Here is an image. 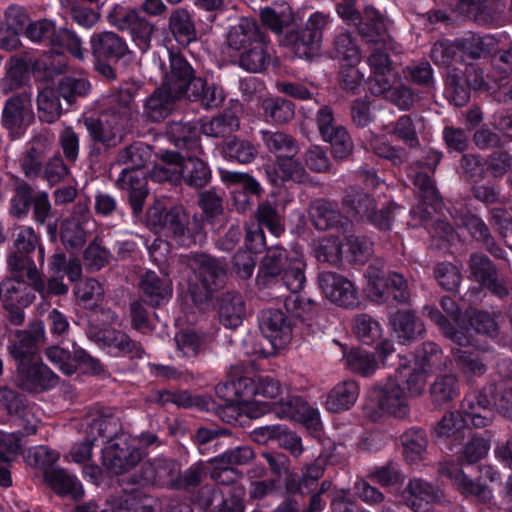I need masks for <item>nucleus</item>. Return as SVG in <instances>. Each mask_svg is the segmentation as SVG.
<instances>
[{"instance_id":"1","label":"nucleus","mask_w":512,"mask_h":512,"mask_svg":"<svg viewBox=\"0 0 512 512\" xmlns=\"http://www.w3.org/2000/svg\"><path fill=\"white\" fill-rule=\"evenodd\" d=\"M499 373L504 377L496 386L489 385L480 392H472L462 401V414L450 412L443 416L434 429L438 438L452 439L457 442L468 431L467 422L474 427L483 428L492 421V406L504 417L512 418V361L504 360L499 364Z\"/></svg>"},{"instance_id":"2","label":"nucleus","mask_w":512,"mask_h":512,"mask_svg":"<svg viewBox=\"0 0 512 512\" xmlns=\"http://www.w3.org/2000/svg\"><path fill=\"white\" fill-rule=\"evenodd\" d=\"M134 111L128 90L113 92L100 100V119L86 118L84 125L92 140L107 148L117 146Z\"/></svg>"},{"instance_id":"3","label":"nucleus","mask_w":512,"mask_h":512,"mask_svg":"<svg viewBox=\"0 0 512 512\" xmlns=\"http://www.w3.org/2000/svg\"><path fill=\"white\" fill-rule=\"evenodd\" d=\"M8 266L12 278L3 281L0 285V296L4 308L27 307L34 299L30 285L34 290L43 292L45 284L30 257L11 255Z\"/></svg>"},{"instance_id":"4","label":"nucleus","mask_w":512,"mask_h":512,"mask_svg":"<svg viewBox=\"0 0 512 512\" xmlns=\"http://www.w3.org/2000/svg\"><path fill=\"white\" fill-rule=\"evenodd\" d=\"M151 149L138 142L120 151L117 161L126 165L118 178L120 187L128 192L129 202L134 214L141 212L148 194L146 173L142 168L150 161Z\"/></svg>"},{"instance_id":"5","label":"nucleus","mask_w":512,"mask_h":512,"mask_svg":"<svg viewBox=\"0 0 512 512\" xmlns=\"http://www.w3.org/2000/svg\"><path fill=\"white\" fill-rule=\"evenodd\" d=\"M343 206L350 216L367 219L383 230L390 229L395 217L403 211V208L396 203H390L385 209L376 211L374 200L356 187L350 188L346 193L343 198Z\"/></svg>"},{"instance_id":"6","label":"nucleus","mask_w":512,"mask_h":512,"mask_svg":"<svg viewBox=\"0 0 512 512\" xmlns=\"http://www.w3.org/2000/svg\"><path fill=\"white\" fill-rule=\"evenodd\" d=\"M216 392L229 406H235L250 418H258L267 411V406L256 400L258 390L252 378L240 377L227 384L218 385Z\"/></svg>"},{"instance_id":"7","label":"nucleus","mask_w":512,"mask_h":512,"mask_svg":"<svg viewBox=\"0 0 512 512\" xmlns=\"http://www.w3.org/2000/svg\"><path fill=\"white\" fill-rule=\"evenodd\" d=\"M337 13L345 22L357 25L359 32L367 41L376 45L386 42L388 21L374 8L367 7L361 18L355 8V0H341L337 5Z\"/></svg>"},{"instance_id":"8","label":"nucleus","mask_w":512,"mask_h":512,"mask_svg":"<svg viewBox=\"0 0 512 512\" xmlns=\"http://www.w3.org/2000/svg\"><path fill=\"white\" fill-rule=\"evenodd\" d=\"M441 307L447 317L442 315L437 309L430 307L425 309L427 317L431 319V321L438 326L442 334L454 344L459 346L472 344L470 330L465 326V315L461 316L458 313V307L454 300L449 297H443L441 299Z\"/></svg>"},{"instance_id":"9","label":"nucleus","mask_w":512,"mask_h":512,"mask_svg":"<svg viewBox=\"0 0 512 512\" xmlns=\"http://www.w3.org/2000/svg\"><path fill=\"white\" fill-rule=\"evenodd\" d=\"M366 277L368 282L365 290L372 301L384 303L389 300L390 296L398 303H405L409 300L408 284L402 275L396 272L385 275L375 268L369 267Z\"/></svg>"},{"instance_id":"10","label":"nucleus","mask_w":512,"mask_h":512,"mask_svg":"<svg viewBox=\"0 0 512 512\" xmlns=\"http://www.w3.org/2000/svg\"><path fill=\"white\" fill-rule=\"evenodd\" d=\"M189 266L201 282L189 285V291L195 302L208 299L212 291L219 286L226 274L223 264L206 254L194 255L189 259Z\"/></svg>"},{"instance_id":"11","label":"nucleus","mask_w":512,"mask_h":512,"mask_svg":"<svg viewBox=\"0 0 512 512\" xmlns=\"http://www.w3.org/2000/svg\"><path fill=\"white\" fill-rule=\"evenodd\" d=\"M132 436L121 433L112 438L102 451L103 465L114 474H123L142 459L143 452Z\"/></svg>"},{"instance_id":"12","label":"nucleus","mask_w":512,"mask_h":512,"mask_svg":"<svg viewBox=\"0 0 512 512\" xmlns=\"http://www.w3.org/2000/svg\"><path fill=\"white\" fill-rule=\"evenodd\" d=\"M33 120L32 100L28 93L13 95L5 101L1 113V124L12 139L20 138Z\"/></svg>"},{"instance_id":"13","label":"nucleus","mask_w":512,"mask_h":512,"mask_svg":"<svg viewBox=\"0 0 512 512\" xmlns=\"http://www.w3.org/2000/svg\"><path fill=\"white\" fill-rule=\"evenodd\" d=\"M373 396L379 408L385 413L404 417L409 412L410 397L397 377H389L378 383L373 390Z\"/></svg>"},{"instance_id":"14","label":"nucleus","mask_w":512,"mask_h":512,"mask_svg":"<svg viewBox=\"0 0 512 512\" xmlns=\"http://www.w3.org/2000/svg\"><path fill=\"white\" fill-rule=\"evenodd\" d=\"M318 284L326 298L339 306L353 308L359 303L358 292L354 284L336 272H320Z\"/></svg>"},{"instance_id":"15","label":"nucleus","mask_w":512,"mask_h":512,"mask_svg":"<svg viewBox=\"0 0 512 512\" xmlns=\"http://www.w3.org/2000/svg\"><path fill=\"white\" fill-rule=\"evenodd\" d=\"M259 327L273 350L284 348L292 340V325L281 310L263 311Z\"/></svg>"},{"instance_id":"16","label":"nucleus","mask_w":512,"mask_h":512,"mask_svg":"<svg viewBox=\"0 0 512 512\" xmlns=\"http://www.w3.org/2000/svg\"><path fill=\"white\" fill-rule=\"evenodd\" d=\"M265 244V236L260 226L251 224L246 229L245 247L247 250L238 251L233 258L235 272L240 278H249L256 265V254Z\"/></svg>"},{"instance_id":"17","label":"nucleus","mask_w":512,"mask_h":512,"mask_svg":"<svg viewBox=\"0 0 512 512\" xmlns=\"http://www.w3.org/2000/svg\"><path fill=\"white\" fill-rule=\"evenodd\" d=\"M328 24V16L321 12L312 13L305 28L293 43V51L299 58L310 57L320 47L323 30Z\"/></svg>"},{"instance_id":"18","label":"nucleus","mask_w":512,"mask_h":512,"mask_svg":"<svg viewBox=\"0 0 512 512\" xmlns=\"http://www.w3.org/2000/svg\"><path fill=\"white\" fill-rule=\"evenodd\" d=\"M19 385L28 391L47 390L57 385V375L40 358L17 368Z\"/></svg>"},{"instance_id":"19","label":"nucleus","mask_w":512,"mask_h":512,"mask_svg":"<svg viewBox=\"0 0 512 512\" xmlns=\"http://www.w3.org/2000/svg\"><path fill=\"white\" fill-rule=\"evenodd\" d=\"M274 412L279 418L299 422L315 430L321 425L319 411L298 396H289L280 401L275 405Z\"/></svg>"},{"instance_id":"20","label":"nucleus","mask_w":512,"mask_h":512,"mask_svg":"<svg viewBox=\"0 0 512 512\" xmlns=\"http://www.w3.org/2000/svg\"><path fill=\"white\" fill-rule=\"evenodd\" d=\"M440 472L452 480L457 489L465 497H474L483 504H492L493 491L490 487L468 478L464 472L454 463H444Z\"/></svg>"},{"instance_id":"21","label":"nucleus","mask_w":512,"mask_h":512,"mask_svg":"<svg viewBox=\"0 0 512 512\" xmlns=\"http://www.w3.org/2000/svg\"><path fill=\"white\" fill-rule=\"evenodd\" d=\"M405 504L414 512H432L434 503L442 499V492L421 479L410 480L402 493Z\"/></svg>"},{"instance_id":"22","label":"nucleus","mask_w":512,"mask_h":512,"mask_svg":"<svg viewBox=\"0 0 512 512\" xmlns=\"http://www.w3.org/2000/svg\"><path fill=\"white\" fill-rule=\"evenodd\" d=\"M45 330L42 324H37L31 331L18 330L15 333L14 340L8 346V351L11 357L16 362V369L21 367L22 364L26 365L33 360L38 359L36 343L39 339L43 338Z\"/></svg>"},{"instance_id":"23","label":"nucleus","mask_w":512,"mask_h":512,"mask_svg":"<svg viewBox=\"0 0 512 512\" xmlns=\"http://www.w3.org/2000/svg\"><path fill=\"white\" fill-rule=\"evenodd\" d=\"M170 72L164 73L163 86L168 88L174 95L184 96L191 89L193 69L186 59L177 53L169 52Z\"/></svg>"},{"instance_id":"24","label":"nucleus","mask_w":512,"mask_h":512,"mask_svg":"<svg viewBox=\"0 0 512 512\" xmlns=\"http://www.w3.org/2000/svg\"><path fill=\"white\" fill-rule=\"evenodd\" d=\"M305 269L306 262L304 258L297 253H293L288 265L282 271L283 284L293 295H296L304 288L306 283ZM297 302H300L298 296L287 298L285 300V307L288 311H292L297 316H300L301 314L296 307Z\"/></svg>"},{"instance_id":"25","label":"nucleus","mask_w":512,"mask_h":512,"mask_svg":"<svg viewBox=\"0 0 512 512\" xmlns=\"http://www.w3.org/2000/svg\"><path fill=\"white\" fill-rule=\"evenodd\" d=\"M368 64L372 75L369 78V90L374 95H383L389 97L392 89V74L390 60L386 53L381 52L379 48L368 57Z\"/></svg>"},{"instance_id":"26","label":"nucleus","mask_w":512,"mask_h":512,"mask_svg":"<svg viewBox=\"0 0 512 512\" xmlns=\"http://www.w3.org/2000/svg\"><path fill=\"white\" fill-rule=\"evenodd\" d=\"M190 153L187 156L178 154L179 181L184 180L189 186L201 188L208 183L210 170L206 163L199 158L202 149L200 151H190Z\"/></svg>"},{"instance_id":"27","label":"nucleus","mask_w":512,"mask_h":512,"mask_svg":"<svg viewBox=\"0 0 512 512\" xmlns=\"http://www.w3.org/2000/svg\"><path fill=\"white\" fill-rule=\"evenodd\" d=\"M295 155L296 154H288L287 156L276 159V167L280 174L271 166L264 167L268 181L272 185L280 186L285 181L304 183L308 180V174L302 164L295 159Z\"/></svg>"},{"instance_id":"28","label":"nucleus","mask_w":512,"mask_h":512,"mask_svg":"<svg viewBox=\"0 0 512 512\" xmlns=\"http://www.w3.org/2000/svg\"><path fill=\"white\" fill-rule=\"evenodd\" d=\"M178 474L179 467L174 460L157 458L143 464L140 481L151 485H173Z\"/></svg>"},{"instance_id":"29","label":"nucleus","mask_w":512,"mask_h":512,"mask_svg":"<svg viewBox=\"0 0 512 512\" xmlns=\"http://www.w3.org/2000/svg\"><path fill=\"white\" fill-rule=\"evenodd\" d=\"M97 340L108 349V353L112 356L142 357L143 349L141 345L122 331L100 330L97 334Z\"/></svg>"},{"instance_id":"30","label":"nucleus","mask_w":512,"mask_h":512,"mask_svg":"<svg viewBox=\"0 0 512 512\" xmlns=\"http://www.w3.org/2000/svg\"><path fill=\"white\" fill-rule=\"evenodd\" d=\"M414 185L418 189L422 205L414 208L412 213L425 221L432 217V212H438L442 206L433 180L425 173H417L414 177Z\"/></svg>"},{"instance_id":"31","label":"nucleus","mask_w":512,"mask_h":512,"mask_svg":"<svg viewBox=\"0 0 512 512\" xmlns=\"http://www.w3.org/2000/svg\"><path fill=\"white\" fill-rule=\"evenodd\" d=\"M45 482L60 496H70L78 500L83 497L84 490L76 476L62 468H47L44 470Z\"/></svg>"},{"instance_id":"32","label":"nucleus","mask_w":512,"mask_h":512,"mask_svg":"<svg viewBox=\"0 0 512 512\" xmlns=\"http://www.w3.org/2000/svg\"><path fill=\"white\" fill-rule=\"evenodd\" d=\"M141 290L151 305H162L172 296V281L165 274L163 277L157 275L154 271H147L140 282Z\"/></svg>"},{"instance_id":"33","label":"nucleus","mask_w":512,"mask_h":512,"mask_svg":"<svg viewBox=\"0 0 512 512\" xmlns=\"http://www.w3.org/2000/svg\"><path fill=\"white\" fill-rule=\"evenodd\" d=\"M359 386L353 380H346L337 383L327 394L325 408L334 413L350 409L359 396Z\"/></svg>"},{"instance_id":"34","label":"nucleus","mask_w":512,"mask_h":512,"mask_svg":"<svg viewBox=\"0 0 512 512\" xmlns=\"http://www.w3.org/2000/svg\"><path fill=\"white\" fill-rule=\"evenodd\" d=\"M432 371L428 368L414 363L410 366L406 363H401L396 371L395 377L400 379L403 386L410 398L418 397L423 394L426 388L427 379Z\"/></svg>"},{"instance_id":"35","label":"nucleus","mask_w":512,"mask_h":512,"mask_svg":"<svg viewBox=\"0 0 512 512\" xmlns=\"http://www.w3.org/2000/svg\"><path fill=\"white\" fill-rule=\"evenodd\" d=\"M265 38L266 37L259 31L255 20L241 18L236 25H233L229 29L227 42L231 48L241 50Z\"/></svg>"},{"instance_id":"36","label":"nucleus","mask_w":512,"mask_h":512,"mask_svg":"<svg viewBox=\"0 0 512 512\" xmlns=\"http://www.w3.org/2000/svg\"><path fill=\"white\" fill-rule=\"evenodd\" d=\"M391 325L401 344L415 340L425 331L423 323L408 310L397 311L391 319Z\"/></svg>"},{"instance_id":"37","label":"nucleus","mask_w":512,"mask_h":512,"mask_svg":"<svg viewBox=\"0 0 512 512\" xmlns=\"http://www.w3.org/2000/svg\"><path fill=\"white\" fill-rule=\"evenodd\" d=\"M342 349L345 367L352 373L368 377L375 373L378 369V364L375 360L374 354L360 349L352 348L347 350V347L335 341Z\"/></svg>"},{"instance_id":"38","label":"nucleus","mask_w":512,"mask_h":512,"mask_svg":"<svg viewBox=\"0 0 512 512\" xmlns=\"http://www.w3.org/2000/svg\"><path fill=\"white\" fill-rule=\"evenodd\" d=\"M90 43L93 53L98 57L121 58L128 52L126 42L114 32L95 33Z\"/></svg>"},{"instance_id":"39","label":"nucleus","mask_w":512,"mask_h":512,"mask_svg":"<svg viewBox=\"0 0 512 512\" xmlns=\"http://www.w3.org/2000/svg\"><path fill=\"white\" fill-rule=\"evenodd\" d=\"M181 97V95H174V93L162 85L147 98L144 105V114L151 121L163 120L172 110L174 101Z\"/></svg>"},{"instance_id":"40","label":"nucleus","mask_w":512,"mask_h":512,"mask_svg":"<svg viewBox=\"0 0 512 512\" xmlns=\"http://www.w3.org/2000/svg\"><path fill=\"white\" fill-rule=\"evenodd\" d=\"M309 217L313 225L319 230L333 228L343 222V216L338 211L337 206L324 199L315 200L310 204Z\"/></svg>"},{"instance_id":"41","label":"nucleus","mask_w":512,"mask_h":512,"mask_svg":"<svg viewBox=\"0 0 512 512\" xmlns=\"http://www.w3.org/2000/svg\"><path fill=\"white\" fill-rule=\"evenodd\" d=\"M245 315V303L241 295L237 293L223 295L219 306V318L225 327L229 329L239 327Z\"/></svg>"},{"instance_id":"42","label":"nucleus","mask_w":512,"mask_h":512,"mask_svg":"<svg viewBox=\"0 0 512 512\" xmlns=\"http://www.w3.org/2000/svg\"><path fill=\"white\" fill-rule=\"evenodd\" d=\"M452 354L456 366L466 377L481 376L487 370L488 358L484 351L454 349Z\"/></svg>"},{"instance_id":"43","label":"nucleus","mask_w":512,"mask_h":512,"mask_svg":"<svg viewBox=\"0 0 512 512\" xmlns=\"http://www.w3.org/2000/svg\"><path fill=\"white\" fill-rule=\"evenodd\" d=\"M107 429V420L102 417H94L89 423L87 438L83 442L73 445L70 450V456L76 463H83L90 459L92 447L98 437L104 436Z\"/></svg>"},{"instance_id":"44","label":"nucleus","mask_w":512,"mask_h":512,"mask_svg":"<svg viewBox=\"0 0 512 512\" xmlns=\"http://www.w3.org/2000/svg\"><path fill=\"white\" fill-rule=\"evenodd\" d=\"M187 96L200 101L205 108H215L224 101L225 92L220 85L208 84L204 79L196 78L191 83Z\"/></svg>"},{"instance_id":"45","label":"nucleus","mask_w":512,"mask_h":512,"mask_svg":"<svg viewBox=\"0 0 512 512\" xmlns=\"http://www.w3.org/2000/svg\"><path fill=\"white\" fill-rule=\"evenodd\" d=\"M405 460L409 464H419L425 460L428 440L424 431L411 429L402 436Z\"/></svg>"},{"instance_id":"46","label":"nucleus","mask_w":512,"mask_h":512,"mask_svg":"<svg viewBox=\"0 0 512 512\" xmlns=\"http://www.w3.org/2000/svg\"><path fill=\"white\" fill-rule=\"evenodd\" d=\"M88 213L82 214L81 218H69L61 225V240L66 247L71 249L81 248L86 242L88 224Z\"/></svg>"},{"instance_id":"47","label":"nucleus","mask_w":512,"mask_h":512,"mask_svg":"<svg viewBox=\"0 0 512 512\" xmlns=\"http://www.w3.org/2000/svg\"><path fill=\"white\" fill-rule=\"evenodd\" d=\"M293 254L288 253L279 246H272L266 252L260 266V277L266 279H274L282 274L285 266L288 265Z\"/></svg>"},{"instance_id":"48","label":"nucleus","mask_w":512,"mask_h":512,"mask_svg":"<svg viewBox=\"0 0 512 512\" xmlns=\"http://www.w3.org/2000/svg\"><path fill=\"white\" fill-rule=\"evenodd\" d=\"M178 351L188 359L196 358L207 348L208 338L202 332L181 330L174 337Z\"/></svg>"},{"instance_id":"49","label":"nucleus","mask_w":512,"mask_h":512,"mask_svg":"<svg viewBox=\"0 0 512 512\" xmlns=\"http://www.w3.org/2000/svg\"><path fill=\"white\" fill-rule=\"evenodd\" d=\"M167 134L179 149L188 152L201 150L197 131L189 123L171 122L167 126Z\"/></svg>"},{"instance_id":"50","label":"nucleus","mask_w":512,"mask_h":512,"mask_svg":"<svg viewBox=\"0 0 512 512\" xmlns=\"http://www.w3.org/2000/svg\"><path fill=\"white\" fill-rule=\"evenodd\" d=\"M169 28L180 44H189L196 39V30L189 12L178 8L169 17Z\"/></svg>"},{"instance_id":"51","label":"nucleus","mask_w":512,"mask_h":512,"mask_svg":"<svg viewBox=\"0 0 512 512\" xmlns=\"http://www.w3.org/2000/svg\"><path fill=\"white\" fill-rule=\"evenodd\" d=\"M1 88L5 93L21 87L28 78L29 65L24 57L14 56L6 63Z\"/></svg>"},{"instance_id":"52","label":"nucleus","mask_w":512,"mask_h":512,"mask_svg":"<svg viewBox=\"0 0 512 512\" xmlns=\"http://www.w3.org/2000/svg\"><path fill=\"white\" fill-rule=\"evenodd\" d=\"M270 55L266 38L253 44L239 58V66L246 71L257 73L263 71L269 64Z\"/></svg>"},{"instance_id":"53","label":"nucleus","mask_w":512,"mask_h":512,"mask_svg":"<svg viewBox=\"0 0 512 512\" xmlns=\"http://www.w3.org/2000/svg\"><path fill=\"white\" fill-rule=\"evenodd\" d=\"M420 125L423 126L422 117L403 115L393 124L389 134L395 136L409 147L415 148L419 146L417 132Z\"/></svg>"},{"instance_id":"54","label":"nucleus","mask_w":512,"mask_h":512,"mask_svg":"<svg viewBox=\"0 0 512 512\" xmlns=\"http://www.w3.org/2000/svg\"><path fill=\"white\" fill-rule=\"evenodd\" d=\"M260 133L266 148L276 156V159L298 153V145L290 135L280 131L267 130H262Z\"/></svg>"},{"instance_id":"55","label":"nucleus","mask_w":512,"mask_h":512,"mask_svg":"<svg viewBox=\"0 0 512 512\" xmlns=\"http://www.w3.org/2000/svg\"><path fill=\"white\" fill-rule=\"evenodd\" d=\"M39 118L43 122L52 123L57 120L62 112L58 92L52 87H45L37 96Z\"/></svg>"},{"instance_id":"56","label":"nucleus","mask_w":512,"mask_h":512,"mask_svg":"<svg viewBox=\"0 0 512 512\" xmlns=\"http://www.w3.org/2000/svg\"><path fill=\"white\" fill-rule=\"evenodd\" d=\"M333 56L343 67L356 66L361 60L360 50L348 33H340L335 38Z\"/></svg>"},{"instance_id":"57","label":"nucleus","mask_w":512,"mask_h":512,"mask_svg":"<svg viewBox=\"0 0 512 512\" xmlns=\"http://www.w3.org/2000/svg\"><path fill=\"white\" fill-rule=\"evenodd\" d=\"M325 466L326 460L318 457L313 463L304 467L301 479L296 480L292 477L287 482V489L293 493H304L305 490H308L312 484L323 476Z\"/></svg>"},{"instance_id":"58","label":"nucleus","mask_w":512,"mask_h":512,"mask_svg":"<svg viewBox=\"0 0 512 512\" xmlns=\"http://www.w3.org/2000/svg\"><path fill=\"white\" fill-rule=\"evenodd\" d=\"M239 128V120L232 113L218 115L201 125V132L208 137H225Z\"/></svg>"},{"instance_id":"59","label":"nucleus","mask_w":512,"mask_h":512,"mask_svg":"<svg viewBox=\"0 0 512 512\" xmlns=\"http://www.w3.org/2000/svg\"><path fill=\"white\" fill-rule=\"evenodd\" d=\"M314 254L320 262L337 264L342 256V241L339 237L326 235L314 243Z\"/></svg>"},{"instance_id":"60","label":"nucleus","mask_w":512,"mask_h":512,"mask_svg":"<svg viewBox=\"0 0 512 512\" xmlns=\"http://www.w3.org/2000/svg\"><path fill=\"white\" fill-rule=\"evenodd\" d=\"M465 326L477 333L485 334L489 337H495L498 334V325L493 317L487 312L477 311L473 308L465 312ZM473 337V335H471Z\"/></svg>"},{"instance_id":"61","label":"nucleus","mask_w":512,"mask_h":512,"mask_svg":"<svg viewBox=\"0 0 512 512\" xmlns=\"http://www.w3.org/2000/svg\"><path fill=\"white\" fill-rule=\"evenodd\" d=\"M353 331L363 344H374L382 337L380 324L367 314L357 315L354 319Z\"/></svg>"},{"instance_id":"62","label":"nucleus","mask_w":512,"mask_h":512,"mask_svg":"<svg viewBox=\"0 0 512 512\" xmlns=\"http://www.w3.org/2000/svg\"><path fill=\"white\" fill-rule=\"evenodd\" d=\"M51 46H53L58 53L68 51L75 58L80 60H83L85 57L86 50L82 48L81 40L67 29L55 30L51 38Z\"/></svg>"},{"instance_id":"63","label":"nucleus","mask_w":512,"mask_h":512,"mask_svg":"<svg viewBox=\"0 0 512 512\" xmlns=\"http://www.w3.org/2000/svg\"><path fill=\"white\" fill-rule=\"evenodd\" d=\"M430 394L437 404L455 399L459 395L457 378L452 374L437 377L431 385Z\"/></svg>"},{"instance_id":"64","label":"nucleus","mask_w":512,"mask_h":512,"mask_svg":"<svg viewBox=\"0 0 512 512\" xmlns=\"http://www.w3.org/2000/svg\"><path fill=\"white\" fill-rule=\"evenodd\" d=\"M265 116L275 123H286L294 116L293 104L283 98H266L262 102Z\"/></svg>"}]
</instances>
